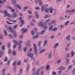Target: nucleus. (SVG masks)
Wrapping results in <instances>:
<instances>
[{
	"mask_svg": "<svg viewBox=\"0 0 75 75\" xmlns=\"http://www.w3.org/2000/svg\"><path fill=\"white\" fill-rule=\"evenodd\" d=\"M34 48V53L35 55H38V49H37V44L35 43L33 44Z\"/></svg>",
	"mask_w": 75,
	"mask_h": 75,
	"instance_id": "nucleus-1",
	"label": "nucleus"
},
{
	"mask_svg": "<svg viewBox=\"0 0 75 75\" xmlns=\"http://www.w3.org/2000/svg\"><path fill=\"white\" fill-rule=\"evenodd\" d=\"M28 57H30V58H31V59L34 61L35 60V58L33 57L34 54H32L31 53H29L27 54Z\"/></svg>",
	"mask_w": 75,
	"mask_h": 75,
	"instance_id": "nucleus-2",
	"label": "nucleus"
},
{
	"mask_svg": "<svg viewBox=\"0 0 75 75\" xmlns=\"http://www.w3.org/2000/svg\"><path fill=\"white\" fill-rule=\"evenodd\" d=\"M31 42V41L30 40H28L27 41V42H25V45L27 46V47H30L31 45V44L30 43Z\"/></svg>",
	"mask_w": 75,
	"mask_h": 75,
	"instance_id": "nucleus-3",
	"label": "nucleus"
},
{
	"mask_svg": "<svg viewBox=\"0 0 75 75\" xmlns=\"http://www.w3.org/2000/svg\"><path fill=\"white\" fill-rule=\"evenodd\" d=\"M21 32L22 33H27L28 32V30L25 28H22L21 29Z\"/></svg>",
	"mask_w": 75,
	"mask_h": 75,
	"instance_id": "nucleus-4",
	"label": "nucleus"
},
{
	"mask_svg": "<svg viewBox=\"0 0 75 75\" xmlns=\"http://www.w3.org/2000/svg\"><path fill=\"white\" fill-rule=\"evenodd\" d=\"M11 16L12 18H16V17H17V15L16 13H13V14L11 15Z\"/></svg>",
	"mask_w": 75,
	"mask_h": 75,
	"instance_id": "nucleus-5",
	"label": "nucleus"
},
{
	"mask_svg": "<svg viewBox=\"0 0 75 75\" xmlns=\"http://www.w3.org/2000/svg\"><path fill=\"white\" fill-rule=\"evenodd\" d=\"M59 43H55L53 46V48H57V47L59 46Z\"/></svg>",
	"mask_w": 75,
	"mask_h": 75,
	"instance_id": "nucleus-6",
	"label": "nucleus"
},
{
	"mask_svg": "<svg viewBox=\"0 0 75 75\" xmlns=\"http://www.w3.org/2000/svg\"><path fill=\"white\" fill-rule=\"evenodd\" d=\"M59 70H60L61 71H64V69H65V67L63 66L60 67L59 68H58Z\"/></svg>",
	"mask_w": 75,
	"mask_h": 75,
	"instance_id": "nucleus-7",
	"label": "nucleus"
},
{
	"mask_svg": "<svg viewBox=\"0 0 75 75\" xmlns=\"http://www.w3.org/2000/svg\"><path fill=\"white\" fill-rule=\"evenodd\" d=\"M7 19L9 20L10 21H12V22H13V23H16V21H17V20H13L9 18H7Z\"/></svg>",
	"mask_w": 75,
	"mask_h": 75,
	"instance_id": "nucleus-8",
	"label": "nucleus"
},
{
	"mask_svg": "<svg viewBox=\"0 0 75 75\" xmlns=\"http://www.w3.org/2000/svg\"><path fill=\"white\" fill-rule=\"evenodd\" d=\"M21 50H22V46L20 44L18 45V50L20 51H21Z\"/></svg>",
	"mask_w": 75,
	"mask_h": 75,
	"instance_id": "nucleus-9",
	"label": "nucleus"
},
{
	"mask_svg": "<svg viewBox=\"0 0 75 75\" xmlns=\"http://www.w3.org/2000/svg\"><path fill=\"white\" fill-rule=\"evenodd\" d=\"M70 38H71V35H69L66 36V38L67 40V41H69V40H70Z\"/></svg>",
	"mask_w": 75,
	"mask_h": 75,
	"instance_id": "nucleus-10",
	"label": "nucleus"
},
{
	"mask_svg": "<svg viewBox=\"0 0 75 75\" xmlns=\"http://www.w3.org/2000/svg\"><path fill=\"white\" fill-rule=\"evenodd\" d=\"M54 10V8L52 7H50L49 8V10L50 13H52V10Z\"/></svg>",
	"mask_w": 75,
	"mask_h": 75,
	"instance_id": "nucleus-11",
	"label": "nucleus"
},
{
	"mask_svg": "<svg viewBox=\"0 0 75 75\" xmlns=\"http://www.w3.org/2000/svg\"><path fill=\"white\" fill-rule=\"evenodd\" d=\"M45 49H42L40 51L39 53L40 54H42V53H43V52H45Z\"/></svg>",
	"mask_w": 75,
	"mask_h": 75,
	"instance_id": "nucleus-12",
	"label": "nucleus"
},
{
	"mask_svg": "<svg viewBox=\"0 0 75 75\" xmlns=\"http://www.w3.org/2000/svg\"><path fill=\"white\" fill-rule=\"evenodd\" d=\"M15 6H16L19 9V10H22V8L21 6H20V5L17 4H15Z\"/></svg>",
	"mask_w": 75,
	"mask_h": 75,
	"instance_id": "nucleus-13",
	"label": "nucleus"
},
{
	"mask_svg": "<svg viewBox=\"0 0 75 75\" xmlns=\"http://www.w3.org/2000/svg\"><path fill=\"white\" fill-rule=\"evenodd\" d=\"M13 42H14V44H15L16 45H18V41L15 39H13Z\"/></svg>",
	"mask_w": 75,
	"mask_h": 75,
	"instance_id": "nucleus-14",
	"label": "nucleus"
},
{
	"mask_svg": "<svg viewBox=\"0 0 75 75\" xmlns=\"http://www.w3.org/2000/svg\"><path fill=\"white\" fill-rule=\"evenodd\" d=\"M71 55L70 56V58H72L73 57H74V55H75V52L74 51L72 52L71 53Z\"/></svg>",
	"mask_w": 75,
	"mask_h": 75,
	"instance_id": "nucleus-15",
	"label": "nucleus"
},
{
	"mask_svg": "<svg viewBox=\"0 0 75 75\" xmlns=\"http://www.w3.org/2000/svg\"><path fill=\"white\" fill-rule=\"evenodd\" d=\"M38 25L39 26H41V27L43 26V25H43V23H42V22H40L38 23Z\"/></svg>",
	"mask_w": 75,
	"mask_h": 75,
	"instance_id": "nucleus-16",
	"label": "nucleus"
},
{
	"mask_svg": "<svg viewBox=\"0 0 75 75\" xmlns=\"http://www.w3.org/2000/svg\"><path fill=\"white\" fill-rule=\"evenodd\" d=\"M45 33V29H43L40 32L41 35H42L44 34Z\"/></svg>",
	"mask_w": 75,
	"mask_h": 75,
	"instance_id": "nucleus-17",
	"label": "nucleus"
},
{
	"mask_svg": "<svg viewBox=\"0 0 75 75\" xmlns=\"http://www.w3.org/2000/svg\"><path fill=\"white\" fill-rule=\"evenodd\" d=\"M38 37H39V36L38 35H35L33 36L32 38L33 39H35V38H38Z\"/></svg>",
	"mask_w": 75,
	"mask_h": 75,
	"instance_id": "nucleus-18",
	"label": "nucleus"
},
{
	"mask_svg": "<svg viewBox=\"0 0 75 75\" xmlns=\"http://www.w3.org/2000/svg\"><path fill=\"white\" fill-rule=\"evenodd\" d=\"M28 6H26L23 8V11H25V10H28Z\"/></svg>",
	"mask_w": 75,
	"mask_h": 75,
	"instance_id": "nucleus-19",
	"label": "nucleus"
},
{
	"mask_svg": "<svg viewBox=\"0 0 75 75\" xmlns=\"http://www.w3.org/2000/svg\"><path fill=\"white\" fill-rule=\"evenodd\" d=\"M47 40H46L44 42V43L43 45V47H45V46L46 45V44H47Z\"/></svg>",
	"mask_w": 75,
	"mask_h": 75,
	"instance_id": "nucleus-20",
	"label": "nucleus"
},
{
	"mask_svg": "<svg viewBox=\"0 0 75 75\" xmlns=\"http://www.w3.org/2000/svg\"><path fill=\"white\" fill-rule=\"evenodd\" d=\"M69 22H70V21H68L65 22V24H64V25H67L69 23Z\"/></svg>",
	"mask_w": 75,
	"mask_h": 75,
	"instance_id": "nucleus-21",
	"label": "nucleus"
},
{
	"mask_svg": "<svg viewBox=\"0 0 75 75\" xmlns=\"http://www.w3.org/2000/svg\"><path fill=\"white\" fill-rule=\"evenodd\" d=\"M51 57H52V53H50L48 55V58L50 59V58H51Z\"/></svg>",
	"mask_w": 75,
	"mask_h": 75,
	"instance_id": "nucleus-22",
	"label": "nucleus"
},
{
	"mask_svg": "<svg viewBox=\"0 0 75 75\" xmlns=\"http://www.w3.org/2000/svg\"><path fill=\"white\" fill-rule=\"evenodd\" d=\"M66 60L67 61L66 62V65H68L69 64V60L67 58H66Z\"/></svg>",
	"mask_w": 75,
	"mask_h": 75,
	"instance_id": "nucleus-23",
	"label": "nucleus"
},
{
	"mask_svg": "<svg viewBox=\"0 0 75 75\" xmlns=\"http://www.w3.org/2000/svg\"><path fill=\"white\" fill-rule=\"evenodd\" d=\"M52 28H53V25H52L50 27H49V30H50V31H52Z\"/></svg>",
	"mask_w": 75,
	"mask_h": 75,
	"instance_id": "nucleus-24",
	"label": "nucleus"
},
{
	"mask_svg": "<svg viewBox=\"0 0 75 75\" xmlns=\"http://www.w3.org/2000/svg\"><path fill=\"white\" fill-rule=\"evenodd\" d=\"M57 29H58V28L54 27L52 31H57Z\"/></svg>",
	"mask_w": 75,
	"mask_h": 75,
	"instance_id": "nucleus-25",
	"label": "nucleus"
},
{
	"mask_svg": "<svg viewBox=\"0 0 75 75\" xmlns=\"http://www.w3.org/2000/svg\"><path fill=\"white\" fill-rule=\"evenodd\" d=\"M35 14L36 17V18H38L39 17V15H38V13H37V12H35Z\"/></svg>",
	"mask_w": 75,
	"mask_h": 75,
	"instance_id": "nucleus-26",
	"label": "nucleus"
},
{
	"mask_svg": "<svg viewBox=\"0 0 75 75\" xmlns=\"http://www.w3.org/2000/svg\"><path fill=\"white\" fill-rule=\"evenodd\" d=\"M4 33L6 36H7V31H6V30L4 29Z\"/></svg>",
	"mask_w": 75,
	"mask_h": 75,
	"instance_id": "nucleus-27",
	"label": "nucleus"
},
{
	"mask_svg": "<svg viewBox=\"0 0 75 75\" xmlns=\"http://www.w3.org/2000/svg\"><path fill=\"white\" fill-rule=\"evenodd\" d=\"M38 2L39 3L40 6H41V5H42L43 3L41 0H39Z\"/></svg>",
	"mask_w": 75,
	"mask_h": 75,
	"instance_id": "nucleus-28",
	"label": "nucleus"
},
{
	"mask_svg": "<svg viewBox=\"0 0 75 75\" xmlns=\"http://www.w3.org/2000/svg\"><path fill=\"white\" fill-rule=\"evenodd\" d=\"M45 11L46 13H49V9L47 8L45 9Z\"/></svg>",
	"mask_w": 75,
	"mask_h": 75,
	"instance_id": "nucleus-29",
	"label": "nucleus"
},
{
	"mask_svg": "<svg viewBox=\"0 0 75 75\" xmlns=\"http://www.w3.org/2000/svg\"><path fill=\"white\" fill-rule=\"evenodd\" d=\"M9 29L10 30V31L11 32V33H12V32H13V28H11L10 27H9Z\"/></svg>",
	"mask_w": 75,
	"mask_h": 75,
	"instance_id": "nucleus-30",
	"label": "nucleus"
},
{
	"mask_svg": "<svg viewBox=\"0 0 75 75\" xmlns=\"http://www.w3.org/2000/svg\"><path fill=\"white\" fill-rule=\"evenodd\" d=\"M12 1V3L13 4H16V0H11Z\"/></svg>",
	"mask_w": 75,
	"mask_h": 75,
	"instance_id": "nucleus-31",
	"label": "nucleus"
},
{
	"mask_svg": "<svg viewBox=\"0 0 75 75\" xmlns=\"http://www.w3.org/2000/svg\"><path fill=\"white\" fill-rule=\"evenodd\" d=\"M41 10L42 12H44V6H42V7L41 8Z\"/></svg>",
	"mask_w": 75,
	"mask_h": 75,
	"instance_id": "nucleus-32",
	"label": "nucleus"
},
{
	"mask_svg": "<svg viewBox=\"0 0 75 75\" xmlns=\"http://www.w3.org/2000/svg\"><path fill=\"white\" fill-rule=\"evenodd\" d=\"M5 50V45H4L2 47L1 50L2 51H4Z\"/></svg>",
	"mask_w": 75,
	"mask_h": 75,
	"instance_id": "nucleus-33",
	"label": "nucleus"
},
{
	"mask_svg": "<svg viewBox=\"0 0 75 75\" xmlns=\"http://www.w3.org/2000/svg\"><path fill=\"white\" fill-rule=\"evenodd\" d=\"M72 66H73V65L72 64L69 66L68 67V69H69V70L71 69V67H72Z\"/></svg>",
	"mask_w": 75,
	"mask_h": 75,
	"instance_id": "nucleus-34",
	"label": "nucleus"
},
{
	"mask_svg": "<svg viewBox=\"0 0 75 75\" xmlns=\"http://www.w3.org/2000/svg\"><path fill=\"white\" fill-rule=\"evenodd\" d=\"M41 41H39L38 42V47H40L41 45Z\"/></svg>",
	"mask_w": 75,
	"mask_h": 75,
	"instance_id": "nucleus-35",
	"label": "nucleus"
},
{
	"mask_svg": "<svg viewBox=\"0 0 75 75\" xmlns=\"http://www.w3.org/2000/svg\"><path fill=\"white\" fill-rule=\"evenodd\" d=\"M13 54L14 56H16V50H14L13 51Z\"/></svg>",
	"mask_w": 75,
	"mask_h": 75,
	"instance_id": "nucleus-36",
	"label": "nucleus"
},
{
	"mask_svg": "<svg viewBox=\"0 0 75 75\" xmlns=\"http://www.w3.org/2000/svg\"><path fill=\"white\" fill-rule=\"evenodd\" d=\"M20 21H21L22 24H24V21L23 19H21L20 20Z\"/></svg>",
	"mask_w": 75,
	"mask_h": 75,
	"instance_id": "nucleus-37",
	"label": "nucleus"
},
{
	"mask_svg": "<svg viewBox=\"0 0 75 75\" xmlns=\"http://www.w3.org/2000/svg\"><path fill=\"white\" fill-rule=\"evenodd\" d=\"M0 54L1 55H0V58L1 57V56H2L3 55V52H2V51L0 50Z\"/></svg>",
	"mask_w": 75,
	"mask_h": 75,
	"instance_id": "nucleus-38",
	"label": "nucleus"
},
{
	"mask_svg": "<svg viewBox=\"0 0 75 75\" xmlns=\"http://www.w3.org/2000/svg\"><path fill=\"white\" fill-rule=\"evenodd\" d=\"M69 50V47H66L65 48V50L66 51H68Z\"/></svg>",
	"mask_w": 75,
	"mask_h": 75,
	"instance_id": "nucleus-39",
	"label": "nucleus"
},
{
	"mask_svg": "<svg viewBox=\"0 0 75 75\" xmlns=\"http://www.w3.org/2000/svg\"><path fill=\"white\" fill-rule=\"evenodd\" d=\"M62 71H59L58 72V75H61L62 74Z\"/></svg>",
	"mask_w": 75,
	"mask_h": 75,
	"instance_id": "nucleus-40",
	"label": "nucleus"
},
{
	"mask_svg": "<svg viewBox=\"0 0 75 75\" xmlns=\"http://www.w3.org/2000/svg\"><path fill=\"white\" fill-rule=\"evenodd\" d=\"M50 17L48 15H46L44 16L45 18H48Z\"/></svg>",
	"mask_w": 75,
	"mask_h": 75,
	"instance_id": "nucleus-41",
	"label": "nucleus"
},
{
	"mask_svg": "<svg viewBox=\"0 0 75 75\" xmlns=\"http://www.w3.org/2000/svg\"><path fill=\"white\" fill-rule=\"evenodd\" d=\"M18 27V24H16L14 25L13 27V29H16V28H17V27Z\"/></svg>",
	"mask_w": 75,
	"mask_h": 75,
	"instance_id": "nucleus-42",
	"label": "nucleus"
},
{
	"mask_svg": "<svg viewBox=\"0 0 75 75\" xmlns=\"http://www.w3.org/2000/svg\"><path fill=\"white\" fill-rule=\"evenodd\" d=\"M30 65L28 64L27 67V71H28V69H29V68H30Z\"/></svg>",
	"mask_w": 75,
	"mask_h": 75,
	"instance_id": "nucleus-43",
	"label": "nucleus"
},
{
	"mask_svg": "<svg viewBox=\"0 0 75 75\" xmlns=\"http://www.w3.org/2000/svg\"><path fill=\"white\" fill-rule=\"evenodd\" d=\"M51 22L52 24H54V23H55L56 21H55V20H53V21H52Z\"/></svg>",
	"mask_w": 75,
	"mask_h": 75,
	"instance_id": "nucleus-44",
	"label": "nucleus"
},
{
	"mask_svg": "<svg viewBox=\"0 0 75 75\" xmlns=\"http://www.w3.org/2000/svg\"><path fill=\"white\" fill-rule=\"evenodd\" d=\"M61 60L60 59H58L57 62V64H59L60 63H61Z\"/></svg>",
	"mask_w": 75,
	"mask_h": 75,
	"instance_id": "nucleus-45",
	"label": "nucleus"
},
{
	"mask_svg": "<svg viewBox=\"0 0 75 75\" xmlns=\"http://www.w3.org/2000/svg\"><path fill=\"white\" fill-rule=\"evenodd\" d=\"M59 18H60V20H61V21H62L63 20V19H64V17L62 16H61Z\"/></svg>",
	"mask_w": 75,
	"mask_h": 75,
	"instance_id": "nucleus-46",
	"label": "nucleus"
},
{
	"mask_svg": "<svg viewBox=\"0 0 75 75\" xmlns=\"http://www.w3.org/2000/svg\"><path fill=\"white\" fill-rule=\"evenodd\" d=\"M17 65H21V61H20L17 62Z\"/></svg>",
	"mask_w": 75,
	"mask_h": 75,
	"instance_id": "nucleus-47",
	"label": "nucleus"
},
{
	"mask_svg": "<svg viewBox=\"0 0 75 75\" xmlns=\"http://www.w3.org/2000/svg\"><path fill=\"white\" fill-rule=\"evenodd\" d=\"M64 25H60V28H61L62 29L64 28Z\"/></svg>",
	"mask_w": 75,
	"mask_h": 75,
	"instance_id": "nucleus-48",
	"label": "nucleus"
},
{
	"mask_svg": "<svg viewBox=\"0 0 75 75\" xmlns=\"http://www.w3.org/2000/svg\"><path fill=\"white\" fill-rule=\"evenodd\" d=\"M31 33L33 35H34V30H32L31 31Z\"/></svg>",
	"mask_w": 75,
	"mask_h": 75,
	"instance_id": "nucleus-49",
	"label": "nucleus"
},
{
	"mask_svg": "<svg viewBox=\"0 0 75 75\" xmlns=\"http://www.w3.org/2000/svg\"><path fill=\"white\" fill-rule=\"evenodd\" d=\"M7 47L8 48H10L11 47V43H9L7 45Z\"/></svg>",
	"mask_w": 75,
	"mask_h": 75,
	"instance_id": "nucleus-50",
	"label": "nucleus"
},
{
	"mask_svg": "<svg viewBox=\"0 0 75 75\" xmlns=\"http://www.w3.org/2000/svg\"><path fill=\"white\" fill-rule=\"evenodd\" d=\"M19 72L20 74H22L23 73V69H21L19 71Z\"/></svg>",
	"mask_w": 75,
	"mask_h": 75,
	"instance_id": "nucleus-51",
	"label": "nucleus"
},
{
	"mask_svg": "<svg viewBox=\"0 0 75 75\" xmlns=\"http://www.w3.org/2000/svg\"><path fill=\"white\" fill-rule=\"evenodd\" d=\"M43 27H44V29L45 30H47V28H48V26H44L43 25Z\"/></svg>",
	"mask_w": 75,
	"mask_h": 75,
	"instance_id": "nucleus-52",
	"label": "nucleus"
},
{
	"mask_svg": "<svg viewBox=\"0 0 75 75\" xmlns=\"http://www.w3.org/2000/svg\"><path fill=\"white\" fill-rule=\"evenodd\" d=\"M72 74L74 75L75 74V68L72 71Z\"/></svg>",
	"mask_w": 75,
	"mask_h": 75,
	"instance_id": "nucleus-53",
	"label": "nucleus"
},
{
	"mask_svg": "<svg viewBox=\"0 0 75 75\" xmlns=\"http://www.w3.org/2000/svg\"><path fill=\"white\" fill-rule=\"evenodd\" d=\"M36 64L37 65H39V64H40V62L38 61H37L36 62Z\"/></svg>",
	"mask_w": 75,
	"mask_h": 75,
	"instance_id": "nucleus-54",
	"label": "nucleus"
},
{
	"mask_svg": "<svg viewBox=\"0 0 75 75\" xmlns=\"http://www.w3.org/2000/svg\"><path fill=\"white\" fill-rule=\"evenodd\" d=\"M7 16V17H9V18H10L11 17V15H10V14H9V13H7L6 14Z\"/></svg>",
	"mask_w": 75,
	"mask_h": 75,
	"instance_id": "nucleus-55",
	"label": "nucleus"
},
{
	"mask_svg": "<svg viewBox=\"0 0 75 75\" xmlns=\"http://www.w3.org/2000/svg\"><path fill=\"white\" fill-rule=\"evenodd\" d=\"M2 72V73H4L6 72V69H3Z\"/></svg>",
	"mask_w": 75,
	"mask_h": 75,
	"instance_id": "nucleus-56",
	"label": "nucleus"
},
{
	"mask_svg": "<svg viewBox=\"0 0 75 75\" xmlns=\"http://www.w3.org/2000/svg\"><path fill=\"white\" fill-rule=\"evenodd\" d=\"M23 35H20L19 36V38L20 39H22V38H23Z\"/></svg>",
	"mask_w": 75,
	"mask_h": 75,
	"instance_id": "nucleus-57",
	"label": "nucleus"
},
{
	"mask_svg": "<svg viewBox=\"0 0 75 75\" xmlns=\"http://www.w3.org/2000/svg\"><path fill=\"white\" fill-rule=\"evenodd\" d=\"M8 60V58H7V57H5V59H4V62H6V61H7Z\"/></svg>",
	"mask_w": 75,
	"mask_h": 75,
	"instance_id": "nucleus-58",
	"label": "nucleus"
},
{
	"mask_svg": "<svg viewBox=\"0 0 75 75\" xmlns=\"http://www.w3.org/2000/svg\"><path fill=\"white\" fill-rule=\"evenodd\" d=\"M52 75H57V73H56V72L55 71H54L53 73H52Z\"/></svg>",
	"mask_w": 75,
	"mask_h": 75,
	"instance_id": "nucleus-59",
	"label": "nucleus"
},
{
	"mask_svg": "<svg viewBox=\"0 0 75 75\" xmlns=\"http://www.w3.org/2000/svg\"><path fill=\"white\" fill-rule=\"evenodd\" d=\"M22 43H23V41L21 40H20L19 42V44H22Z\"/></svg>",
	"mask_w": 75,
	"mask_h": 75,
	"instance_id": "nucleus-60",
	"label": "nucleus"
},
{
	"mask_svg": "<svg viewBox=\"0 0 75 75\" xmlns=\"http://www.w3.org/2000/svg\"><path fill=\"white\" fill-rule=\"evenodd\" d=\"M13 35L14 38H16L17 37L16 33H15V34H13Z\"/></svg>",
	"mask_w": 75,
	"mask_h": 75,
	"instance_id": "nucleus-61",
	"label": "nucleus"
},
{
	"mask_svg": "<svg viewBox=\"0 0 75 75\" xmlns=\"http://www.w3.org/2000/svg\"><path fill=\"white\" fill-rule=\"evenodd\" d=\"M36 34L37 35H41V32H36Z\"/></svg>",
	"mask_w": 75,
	"mask_h": 75,
	"instance_id": "nucleus-62",
	"label": "nucleus"
},
{
	"mask_svg": "<svg viewBox=\"0 0 75 75\" xmlns=\"http://www.w3.org/2000/svg\"><path fill=\"white\" fill-rule=\"evenodd\" d=\"M66 13H71V11H69V10H67L66 11Z\"/></svg>",
	"mask_w": 75,
	"mask_h": 75,
	"instance_id": "nucleus-63",
	"label": "nucleus"
},
{
	"mask_svg": "<svg viewBox=\"0 0 75 75\" xmlns=\"http://www.w3.org/2000/svg\"><path fill=\"white\" fill-rule=\"evenodd\" d=\"M6 22L7 23V24H13V23H10L8 21H6Z\"/></svg>",
	"mask_w": 75,
	"mask_h": 75,
	"instance_id": "nucleus-64",
	"label": "nucleus"
}]
</instances>
